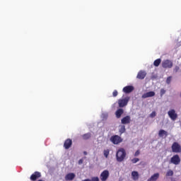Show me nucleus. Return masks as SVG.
Wrapping results in <instances>:
<instances>
[{
	"label": "nucleus",
	"mask_w": 181,
	"mask_h": 181,
	"mask_svg": "<svg viewBox=\"0 0 181 181\" xmlns=\"http://www.w3.org/2000/svg\"><path fill=\"white\" fill-rule=\"evenodd\" d=\"M127 158V151L124 148H120L116 153V159L117 162H124V160Z\"/></svg>",
	"instance_id": "obj_1"
},
{
	"label": "nucleus",
	"mask_w": 181,
	"mask_h": 181,
	"mask_svg": "<svg viewBox=\"0 0 181 181\" xmlns=\"http://www.w3.org/2000/svg\"><path fill=\"white\" fill-rule=\"evenodd\" d=\"M171 149L173 153H181V146L176 141L172 144Z\"/></svg>",
	"instance_id": "obj_2"
},
{
	"label": "nucleus",
	"mask_w": 181,
	"mask_h": 181,
	"mask_svg": "<svg viewBox=\"0 0 181 181\" xmlns=\"http://www.w3.org/2000/svg\"><path fill=\"white\" fill-rule=\"evenodd\" d=\"M129 102V97H126L123 99L118 100V104L119 108H124V107H127L128 105V103Z\"/></svg>",
	"instance_id": "obj_3"
},
{
	"label": "nucleus",
	"mask_w": 181,
	"mask_h": 181,
	"mask_svg": "<svg viewBox=\"0 0 181 181\" xmlns=\"http://www.w3.org/2000/svg\"><path fill=\"white\" fill-rule=\"evenodd\" d=\"M162 67L163 69H172L173 67V62L170 59H165L162 62Z\"/></svg>",
	"instance_id": "obj_4"
},
{
	"label": "nucleus",
	"mask_w": 181,
	"mask_h": 181,
	"mask_svg": "<svg viewBox=\"0 0 181 181\" xmlns=\"http://www.w3.org/2000/svg\"><path fill=\"white\" fill-rule=\"evenodd\" d=\"M110 141L114 145H118L122 142L123 139L118 135H114L110 137Z\"/></svg>",
	"instance_id": "obj_5"
},
{
	"label": "nucleus",
	"mask_w": 181,
	"mask_h": 181,
	"mask_svg": "<svg viewBox=\"0 0 181 181\" xmlns=\"http://www.w3.org/2000/svg\"><path fill=\"white\" fill-rule=\"evenodd\" d=\"M170 163H173V165H180V162H181L180 157L179 156V155L175 154L170 158Z\"/></svg>",
	"instance_id": "obj_6"
},
{
	"label": "nucleus",
	"mask_w": 181,
	"mask_h": 181,
	"mask_svg": "<svg viewBox=\"0 0 181 181\" xmlns=\"http://www.w3.org/2000/svg\"><path fill=\"white\" fill-rule=\"evenodd\" d=\"M108 177H110V172L108 171V170H103L100 174V180L107 181Z\"/></svg>",
	"instance_id": "obj_7"
},
{
	"label": "nucleus",
	"mask_w": 181,
	"mask_h": 181,
	"mask_svg": "<svg viewBox=\"0 0 181 181\" xmlns=\"http://www.w3.org/2000/svg\"><path fill=\"white\" fill-rule=\"evenodd\" d=\"M168 116L173 121H176L177 119V114L176 113V110L172 109L168 112Z\"/></svg>",
	"instance_id": "obj_8"
},
{
	"label": "nucleus",
	"mask_w": 181,
	"mask_h": 181,
	"mask_svg": "<svg viewBox=\"0 0 181 181\" xmlns=\"http://www.w3.org/2000/svg\"><path fill=\"white\" fill-rule=\"evenodd\" d=\"M40 177H42V174L40 172L35 171L33 175H30V180H37Z\"/></svg>",
	"instance_id": "obj_9"
},
{
	"label": "nucleus",
	"mask_w": 181,
	"mask_h": 181,
	"mask_svg": "<svg viewBox=\"0 0 181 181\" xmlns=\"http://www.w3.org/2000/svg\"><path fill=\"white\" fill-rule=\"evenodd\" d=\"M73 145V141L71 139H67L64 143V148L65 149H70Z\"/></svg>",
	"instance_id": "obj_10"
},
{
	"label": "nucleus",
	"mask_w": 181,
	"mask_h": 181,
	"mask_svg": "<svg viewBox=\"0 0 181 181\" xmlns=\"http://www.w3.org/2000/svg\"><path fill=\"white\" fill-rule=\"evenodd\" d=\"M121 123H122L123 125H127V124H131V116L127 115V116L123 117V118L121 119Z\"/></svg>",
	"instance_id": "obj_11"
},
{
	"label": "nucleus",
	"mask_w": 181,
	"mask_h": 181,
	"mask_svg": "<svg viewBox=\"0 0 181 181\" xmlns=\"http://www.w3.org/2000/svg\"><path fill=\"white\" fill-rule=\"evenodd\" d=\"M75 178H76V174H74V173H69L65 175L66 181L74 180Z\"/></svg>",
	"instance_id": "obj_12"
},
{
	"label": "nucleus",
	"mask_w": 181,
	"mask_h": 181,
	"mask_svg": "<svg viewBox=\"0 0 181 181\" xmlns=\"http://www.w3.org/2000/svg\"><path fill=\"white\" fill-rule=\"evenodd\" d=\"M145 77H146V72L144 71H139L136 76V78L139 80H144Z\"/></svg>",
	"instance_id": "obj_13"
},
{
	"label": "nucleus",
	"mask_w": 181,
	"mask_h": 181,
	"mask_svg": "<svg viewBox=\"0 0 181 181\" xmlns=\"http://www.w3.org/2000/svg\"><path fill=\"white\" fill-rule=\"evenodd\" d=\"M134 90V86H127L123 88V92L125 93V94H129V93H132Z\"/></svg>",
	"instance_id": "obj_14"
},
{
	"label": "nucleus",
	"mask_w": 181,
	"mask_h": 181,
	"mask_svg": "<svg viewBox=\"0 0 181 181\" xmlns=\"http://www.w3.org/2000/svg\"><path fill=\"white\" fill-rule=\"evenodd\" d=\"M155 92L153 91H149L142 95V98H149V97H154Z\"/></svg>",
	"instance_id": "obj_15"
},
{
	"label": "nucleus",
	"mask_w": 181,
	"mask_h": 181,
	"mask_svg": "<svg viewBox=\"0 0 181 181\" xmlns=\"http://www.w3.org/2000/svg\"><path fill=\"white\" fill-rule=\"evenodd\" d=\"M159 173H154L150 178L147 180V181H156L159 179Z\"/></svg>",
	"instance_id": "obj_16"
},
{
	"label": "nucleus",
	"mask_w": 181,
	"mask_h": 181,
	"mask_svg": "<svg viewBox=\"0 0 181 181\" xmlns=\"http://www.w3.org/2000/svg\"><path fill=\"white\" fill-rule=\"evenodd\" d=\"M124 114V109L119 108L115 112L116 118H119Z\"/></svg>",
	"instance_id": "obj_17"
},
{
	"label": "nucleus",
	"mask_w": 181,
	"mask_h": 181,
	"mask_svg": "<svg viewBox=\"0 0 181 181\" xmlns=\"http://www.w3.org/2000/svg\"><path fill=\"white\" fill-rule=\"evenodd\" d=\"M168 136V132L163 130V129H160L158 132V136H160V138H163V136Z\"/></svg>",
	"instance_id": "obj_18"
},
{
	"label": "nucleus",
	"mask_w": 181,
	"mask_h": 181,
	"mask_svg": "<svg viewBox=\"0 0 181 181\" xmlns=\"http://www.w3.org/2000/svg\"><path fill=\"white\" fill-rule=\"evenodd\" d=\"M132 176L133 180H138V179H139V173H138L137 171H133L132 173Z\"/></svg>",
	"instance_id": "obj_19"
},
{
	"label": "nucleus",
	"mask_w": 181,
	"mask_h": 181,
	"mask_svg": "<svg viewBox=\"0 0 181 181\" xmlns=\"http://www.w3.org/2000/svg\"><path fill=\"white\" fill-rule=\"evenodd\" d=\"M160 63H162V59H160V58L157 59L153 62V66H155V67H159Z\"/></svg>",
	"instance_id": "obj_20"
},
{
	"label": "nucleus",
	"mask_w": 181,
	"mask_h": 181,
	"mask_svg": "<svg viewBox=\"0 0 181 181\" xmlns=\"http://www.w3.org/2000/svg\"><path fill=\"white\" fill-rule=\"evenodd\" d=\"M82 138L84 141H87V139H90V138H91V133H86L82 135Z\"/></svg>",
	"instance_id": "obj_21"
},
{
	"label": "nucleus",
	"mask_w": 181,
	"mask_h": 181,
	"mask_svg": "<svg viewBox=\"0 0 181 181\" xmlns=\"http://www.w3.org/2000/svg\"><path fill=\"white\" fill-rule=\"evenodd\" d=\"M127 131V129H125V125L120 126V129H119V132L120 135H122Z\"/></svg>",
	"instance_id": "obj_22"
},
{
	"label": "nucleus",
	"mask_w": 181,
	"mask_h": 181,
	"mask_svg": "<svg viewBox=\"0 0 181 181\" xmlns=\"http://www.w3.org/2000/svg\"><path fill=\"white\" fill-rule=\"evenodd\" d=\"M103 155L105 158H108V155H110V149H106L103 151Z\"/></svg>",
	"instance_id": "obj_23"
},
{
	"label": "nucleus",
	"mask_w": 181,
	"mask_h": 181,
	"mask_svg": "<svg viewBox=\"0 0 181 181\" xmlns=\"http://www.w3.org/2000/svg\"><path fill=\"white\" fill-rule=\"evenodd\" d=\"M167 177L169 176H173V170H169L166 173Z\"/></svg>",
	"instance_id": "obj_24"
},
{
	"label": "nucleus",
	"mask_w": 181,
	"mask_h": 181,
	"mask_svg": "<svg viewBox=\"0 0 181 181\" xmlns=\"http://www.w3.org/2000/svg\"><path fill=\"white\" fill-rule=\"evenodd\" d=\"M131 162L132 163H136L139 162V158H133V159L131 160Z\"/></svg>",
	"instance_id": "obj_25"
},
{
	"label": "nucleus",
	"mask_w": 181,
	"mask_h": 181,
	"mask_svg": "<svg viewBox=\"0 0 181 181\" xmlns=\"http://www.w3.org/2000/svg\"><path fill=\"white\" fill-rule=\"evenodd\" d=\"M165 93H166V90H165V89H163V88H161V89H160V97H163V95L164 94H165Z\"/></svg>",
	"instance_id": "obj_26"
},
{
	"label": "nucleus",
	"mask_w": 181,
	"mask_h": 181,
	"mask_svg": "<svg viewBox=\"0 0 181 181\" xmlns=\"http://www.w3.org/2000/svg\"><path fill=\"white\" fill-rule=\"evenodd\" d=\"M151 118H155L156 117V112L153 111L150 114Z\"/></svg>",
	"instance_id": "obj_27"
},
{
	"label": "nucleus",
	"mask_w": 181,
	"mask_h": 181,
	"mask_svg": "<svg viewBox=\"0 0 181 181\" xmlns=\"http://www.w3.org/2000/svg\"><path fill=\"white\" fill-rule=\"evenodd\" d=\"M172 81V76H168L166 80L167 84H169Z\"/></svg>",
	"instance_id": "obj_28"
},
{
	"label": "nucleus",
	"mask_w": 181,
	"mask_h": 181,
	"mask_svg": "<svg viewBox=\"0 0 181 181\" xmlns=\"http://www.w3.org/2000/svg\"><path fill=\"white\" fill-rule=\"evenodd\" d=\"M91 181H100V178L98 177H93L90 180Z\"/></svg>",
	"instance_id": "obj_29"
},
{
	"label": "nucleus",
	"mask_w": 181,
	"mask_h": 181,
	"mask_svg": "<svg viewBox=\"0 0 181 181\" xmlns=\"http://www.w3.org/2000/svg\"><path fill=\"white\" fill-rule=\"evenodd\" d=\"M113 97H117L118 95V91L117 90H115L112 93Z\"/></svg>",
	"instance_id": "obj_30"
},
{
	"label": "nucleus",
	"mask_w": 181,
	"mask_h": 181,
	"mask_svg": "<svg viewBox=\"0 0 181 181\" xmlns=\"http://www.w3.org/2000/svg\"><path fill=\"white\" fill-rule=\"evenodd\" d=\"M141 153V151L139 150H137L135 153H134V156H139V155Z\"/></svg>",
	"instance_id": "obj_31"
},
{
	"label": "nucleus",
	"mask_w": 181,
	"mask_h": 181,
	"mask_svg": "<svg viewBox=\"0 0 181 181\" xmlns=\"http://www.w3.org/2000/svg\"><path fill=\"white\" fill-rule=\"evenodd\" d=\"M179 70H180V68H179V66H176L175 67V69H174V71H175V73H177V71H179Z\"/></svg>",
	"instance_id": "obj_32"
},
{
	"label": "nucleus",
	"mask_w": 181,
	"mask_h": 181,
	"mask_svg": "<svg viewBox=\"0 0 181 181\" xmlns=\"http://www.w3.org/2000/svg\"><path fill=\"white\" fill-rule=\"evenodd\" d=\"M83 162H84V160L83 159H80L78 160V165H82Z\"/></svg>",
	"instance_id": "obj_33"
},
{
	"label": "nucleus",
	"mask_w": 181,
	"mask_h": 181,
	"mask_svg": "<svg viewBox=\"0 0 181 181\" xmlns=\"http://www.w3.org/2000/svg\"><path fill=\"white\" fill-rule=\"evenodd\" d=\"M82 181H91V180H90V179L87 178V179L83 180Z\"/></svg>",
	"instance_id": "obj_34"
},
{
	"label": "nucleus",
	"mask_w": 181,
	"mask_h": 181,
	"mask_svg": "<svg viewBox=\"0 0 181 181\" xmlns=\"http://www.w3.org/2000/svg\"><path fill=\"white\" fill-rule=\"evenodd\" d=\"M83 154H84V155H87V151H84V152H83Z\"/></svg>",
	"instance_id": "obj_35"
}]
</instances>
